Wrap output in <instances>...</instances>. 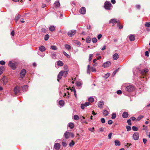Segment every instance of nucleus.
I'll list each match as a JSON object with an SVG mask.
<instances>
[{
    "label": "nucleus",
    "mask_w": 150,
    "mask_h": 150,
    "mask_svg": "<svg viewBox=\"0 0 150 150\" xmlns=\"http://www.w3.org/2000/svg\"><path fill=\"white\" fill-rule=\"evenodd\" d=\"M92 42L93 43H96L97 42V40L96 38L95 37L93 38H92Z\"/></svg>",
    "instance_id": "obj_45"
},
{
    "label": "nucleus",
    "mask_w": 150,
    "mask_h": 150,
    "mask_svg": "<svg viewBox=\"0 0 150 150\" xmlns=\"http://www.w3.org/2000/svg\"><path fill=\"white\" fill-rule=\"evenodd\" d=\"M104 103L103 101H100L98 103V108H101L104 105Z\"/></svg>",
    "instance_id": "obj_16"
},
{
    "label": "nucleus",
    "mask_w": 150,
    "mask_h": 150,
    "mask_svg": "<svg viewBox=\"0 0 150 150\" xmlns=\"http://www.w3.org/2000/svg\"><path fill=\"white\" fill-rule=\"evenodd\" d=\"M139 134L138 132H135L133 135V138L134 140H138L139 138Z\"/></svg>",
    "instance_id": "obj_5"
},
{
    "label": "nucleus",
    "mask_w": 150,
    "mask_h": 150,
    "mask_svg": "<svg viewBox=\"0 0 150 150\" xmlns=\"http://www.w3.org/2000/svg\"><path fill=\"white\" fill-rule=\"evenodd\" d=\"M119 58V55L117 53H115L113 56V59L114 60H116Z\"/></svg>",
    "instance_id": "obj_19"
},
{
    "label": "nucleus",
    "mask_w": 150,
    "mask_h": 150,
    "mask_svg": "<svg viewBox=\"0 0 150 150\" xmlns=\"http://www.w3.org/2000/svg\"><path fill=\"white\" fill-rule=\"evenodd\" d=\"M144 117V116L143 115L139 116L136 119L137 121H138L140 120L141 119Z\"/></svg>",
    "instance_id": "obj_32"
},
{
    "label": "nucleus",
    "mask_w": 150,
    "mask_h": 150,
    "mask_svg": "<svg viewBox=\"0 0 150 150\" xmlns=\"http://www.w3.org/2000/svg\"><path fill=\"white\" fill-rule=\"evenodd\" d=\"M112 5L110 1H106L105 3L104 7L106 9L110 10Z\"/></svg>",
    "instance_id": "obj_1"
},
{
    "label": "nucleus",
    "mask_w": 150,
    "mask_h": 150,
    "mask_svg": "<svg viewBox=\"0 0 150 150\" xmlns=\"http://www.w3.org/2000/svg\"><path fill=\"white\" fill-rule=\"evenodd\" d=\"M68 126L71 129H72L74 127V125L73 123L70 122Z\"/></svg>",
    "instance_id": "obj_28"
},
{
    "label": "nucleus",
    "mask_w": 150,
    "mask_h": 150,
    "mask_svg": "<svg viewBox=\"0 0 150 150\" xmlns=\"http://www.w3.org/2000/svg\"><path fill=\"white\" fill-rule=\"evenodd\" d=\"M129 115L128 113L126 112H124L122 114V117L125 118H127Z\"/></svg>",
    "instance_id": "obj_17"
},
{
    "label": "nucleus",
    "mask_w": 150,
    "mask_h": 150,
    "mask_svg": "<svg viewBox=\"0 0 150 150\" xmlns=\"http://www.w3.org/2000/svg\"><path fill=\"white\" fill-rule=\"evenodd\" d=\"M145 56L148 57L149 56V52L148 51H146L145 52Z\"/></svg>",
    "instance_id": "obj_64"
},
{
    "label": "nucleus",
    "mask_w": 150,
    "mask_h": 150,
    "mask_svg": "<svg viewBox=\"0 0 150 150\" xmlns=\"http://www.w3.org/2000/svg\"><path fill=\"white\" fill-rule=\"evenodd\" d=\"M86 11V8L84 7H81L80 10V13L82 14H84L85 13Z\"/></svg>",
    "instance_id": "obj_14"
},
{
    "label": "nucleus",
    "mask_w": 150,
    "mask_h": 150,
    "mask_svg": "<svg viewBox=\"0 0 150 150\" xmlns=\"http://www.w3.org/2000/svg\"><path fill=\"white\" fill-rule=\"evenodd\" d=\"M145 26L147 27H149L150 26V22H146L145 24Z\"/></svg>",
    "instance_id": "obj_46"
},
{
    "label": "nucleus",
    "mask_w": 150,
    "mask_h": 150,
    "mask_svg": "<svg viewBox=\"0 0 150 150\" xmlns=\"http://www.w3.org/2000/svg\"><path fill=\"white\" fill-rule=\"evenodd\" d=\"M74 119L75 120H77L79 119V117L78 115H75L74 116Z\"/></svg>",
    "instance_id": "obj_35"
},
{
    "label": "nucleus",
    "mask_w": 150,
    "mask_h": 150,
    "mask_svg": "<svg viewBox=\"0 0 150 150\" xmlns=\"http://www.w3.org/2000/svg\"><path fill=\"white\" fill-rule=\"evenodd\" d=\"M143 129L144 130H146L147 128V126H146L144 125H143Z\"/></svg>",
    "instance_id": "obj_60"
},
{
    "label": "nucleus",
    "mask_w": 150,
    "mask_h": 150,
    "mask_svg": "<svg viewBox=\"0 0 150 150\" xmlns=\"http://www.w3.org/2000/svg\"><path fill=\"white\" fill-rule=\"evenodd\" d=\"M52 58L54 59L56 58V55L55 53H53L52 54Z\"/></svg>",
    "instance_id": "obj_47"
},
{
    "label": "nucleus",
    "mask_w": 150,
    "mask_h": 150,
    "mask_svg": "<svg viewBox=\"0 0 150 150\" xmlns=\"http://www.w3.org/2000/svg\"><path fill=\"white\" fill-rule=\"evenodd\" d=\"M90 103L89 102H86L84 103V104H81V108L82 109H84V107H87L90 105Z\"/></svg>",
    "instance_id": "obj_8"
},
{
    "label": "nucleus",
    "mask_w": 150,
    "mask_h": 150,
    "mask_svg": "<svg viewBox=\"0 0 150 150\" xmlns=\"http://www.w3.org/2000/svg\"><path fill=\"white\" fill-rule=\"evenodd\" d=\"M61 145L59 143H56L55 144L54 147V149L56 150H59L60 148Z\"/></svg>",
    "instance_id": "obj_13"
},
{
    "label": "nucleus",
    "mask_w": 150,
    "mask_h": 150,
    "mask_svg": "<svg viewBox=\"0 0 150 150\" xmlns=\"http://www.w3.org/2000/svg\"><path fill=\"white\" fill-rule=\"evenodd\" d=\"M115 143V146H119L120 145V142L117 140H116L114 142Z\"/></svg>",
    "instance_id": "obj_27"
},
{
    "label": "nucleus",
    "mask_w": 150,
    "mask_h": 150,
    "mask_svg": "<svg viewBox=\"0 0 150 150\" xmlns=\"http://www.w3.org/2000/svg\"><path fill=\"white\" fill-rule=\"evenodd\" d=\"M70 133L69 132H66L64 134V136L65 138L66 139H68L69 138L70 136Z\"/></svg>",
    "instance_id": "obj_12"
},
{
    "label": "nucleus",
    "mask_w": 150,
    "mask_h": 150,
    "mask_svg": "<svg viewBox=\"0 0 150 150\" xmlns=\"http://www.w3.org/2000/svg\"><path fill=\"white\" fill-rule=\"evenodd\" d=\"M117 23V25L118 26H119L120 25V22L118 21H117V20L116 19L114 18L110 19L109 21V23H112L113 25H114L116 23Z\"/></svg>",
    "instance_id": "obj_3"
},
{
    "label": "nucleus",
    "mask_w": 150,
    "mask_h": 150,
    "mask_svg": "<svg viewBox=\"0 0 150 150\" xmlns=\"http://www.w3.org/2000/svg\"><path fill=\"white\" fill-rule=\"evenodd\" d=\"M74 43L78 45H81V42L79 41L75 40L74 41Z\"/></svg>",
    "instance_id": "obj_48"
},
{
    "label": "nucleus",
    "mask_w": 150,
    "mask_h": 150,
    "mask_svg": "<svg viewBox=\"0 0 150 150\" xmlns=\"http://www.w3.org/2000/svg\"><path fill=\"white\" fill-rule=\"evenodd\" d=\"M20 88L19 87L17 86L14 89V92L15 94L16 95L20 92Z\"/></svg>",
    "instance_id": "obj_11"
},
{
    "label": "nucleus",
    "mask_w": 150,
    "mask_h": 150,
    "mask_svg": "<svg viewBox=\"0 0 150 150\" xmlns=\"http://www.w3.org/2000/svg\"><path fill=\"white\" fill-rule=\"evenodd\" d=\"M91 71L92 72L96 71V69L93 67H92L91 68Z\"/></svg>",
    "instance_id": "obj_56"
},
{
    "label": "nucleus",
    "mask_w": 150,
    "mask_h": 150,
    "mask_svg": "<svg viewBox=\"0 0 150 150\" xmlns=\"http://www.w3.org/2000/svg\"><path fill=\"white\" fill-rule=\"evenodd\" d=\"M4 70V67L1 66L0 67V75L1 74Z\"/></svg>",
    "instance_id": "obj_31"
},
{
    "label": "nucleus",
    "mask_w": 150,
    "mask_h": 150,
    "mask_svg": "<svg viewBox=\"0 0 150 150\" xmlns=\"http://www.w3.org/2000/svg\"><path fill=\"white\" fill-rule=\"evenodd\" d=\"M22 88L23 91H27L28 89V86L27 85H25L22 86Z\"/></svg>",
    "instance_id": "obj_20"
},
{
    "label": "nucleus",
    "mask_w": 150,
    "mask_h": 150,
    "mask_svg": "<svg viewBox=\"0 0 150 150\" xmlns=\"http://www.w3.org/2000/svg\"><path fill=\"white\" fill-rule=\"evenodd\" d=\"M57 66L59 67H61L63 65L64 63L61 61L59 60L56 62Z\"/></svg>",
    "instance_id": "obj_18"
},
{
    "label": "nucleus",
    "mask_w": 150,
    "mask_h": 150,
    "mask_svg": "<svg viewBox=\"0 0 150 150\" xmlns=\"http://www.w3.org/2000/svg\"><path fill=\"white\" fill-rule=\"evenodd\" d=\"M112 134V133H110L108 134V137L109 139H110L111 138Z\"/></svg>",
    "instance_id": "obj_61"
},
{
    "label": "nucleus",
    "mask_w": 150,
    "mask_h": 150,
    "mask_svg": "<svg viewBox=\"0 0 150 150\" xmlns=\"http://www.w3.org/2000/svg\"><path fill=\"white\" fill-rule=\"evenodd\" d=\"M60 6V4L59 1H56L54 3V7L58 8Z\"/></svg>",
    "instance_id": "obj_21"
},
{
    "label": "nucleus",
    "mask_w": 150,
    "mask_h": 150,
    "mask_svg": "<svg viewBox=\"0 0 150 150\" xmlns=\"http://www.w3.org/2000/svg\"><path fill=\"white\" fill-rule=\"evenodd\" d=\"M91 39L90 37H88L87 38L86 40V42L88 43H90L91 42Z\"/></svg>",
    "instance_id": "obj_34"
},
{
    "label": "nucleus",
    "mask_w": 150,
    "mask_h": 150,
    "mask_svg": "<svg viewBox=\"0 0 150 150\" xmlns=\"http://www.w3.org/2000/svg\"><path fill=\"white\" fill-rule=\"evenodd\" d=\"M116 114L115 113H113L112 115L111 118L112 119H114L116 118Z\"/></svg>",
    "instance_id": "obj_43"
},
{
    "label": "nucleus",
    "mask_w": 150,
    "mask_h": 150,
    "mask_svg": "<svg viewBox=\"0 0 150 150\" xmlns=\"http://www.w3.org/2000/svg\"><path fill=\"white\" fill-rule=\"evenodd\" d=\"M49 38V36L48 34L46 35L45 37V40L46 41L48 40Z\"/></svg>",
    "instance_id": "obj_44"
},
{
    "label": "nucleus",
    "mask_w": 150,
    "mask_h": 150,
    "mask_svg": "<svg viewBox=\"0 0 150 150\" xmlns=\"http://www.w3.org/2000/svg\"><path fill=\"white\" fill-rule=\"evenodd\" d=\"M102 37V35L101 34H99L98 35L97 38L98 40H100Z\"/></svg>",
    "instance_id": "obj_54"
},
{
    "label": "nucleus",
    "mask_w": 150,
    "mask_h": 150,
    "mask_svg": "<svg viewBox=\"0 0 150 150\" xmlns=\"http://www.w3.org/2000/svg\"><path fill=\"white\" fill-rule=\"evenodd\" d=\"M63 53L64 55L65 56L67 57L68 58L70 57V56L68 54H67L65 52H63Z\"/></svg>",
    "instance_id": "obj_53"
},
{
    "label": "nucleus",
    "mask_w": 150,
    "mask_h": 150,
    "mask_svg": "<svg viewBox=\"0 0 150 150\" xmlns=\"http://www.w3.org/2000/svg\"><path fill=\"white\" fill-rule=\"evenodd\" d=\"M5 62L4 61L1 60L0 61V64L2 65H4L5 64Z\"/></svg>",
    "instance_id": "obj_52"
},
{
    "label": "nucleus",
    "mask_w": 150,
    "mask_h": 150,
    "mask_svg": "<svg viewBox=\"0 0 150 150\" xmlns=\"http://www.w3.org/2000/svg\"><path fill=\"white\" fill-rule=\"evenodd\" d=\"M26 71L25 69L22 70L20 72V76L21 78H23L25 76Z\"/></svg>",
    "instance_id": "obj_9"
},
{
    "label": "nucleus",
    "mask_w": 150,
    "mask_h": 150,
    "mask_svg": "<svg viewBox=\"0 0 150 150\" xmlns=\"http://www.w3.org/2000/svg\"><path fill=\"white\" fill-rule=\"evenodd\" d=\"M108 124L111 125L112 123V121L111 120H109L108 121Z\"/></svg>",
    "instance_id": "obj_58"
},
{
    "label": "nucleus",
    "mask_w": 150,
    "mask_h": 150,
    "mask_svg": "<svg viewBox=\"0 0 150 150\" xmlns=\"http://www.w3.org/2000/svg\"><path fill=\"white\" fill-rule=\"evenodd\" d=\"M126 128L127 129V131L129 132L131 130V128L129 126H126Z\"/></svg>",
    "instance_id": "obj_41"
},
{
    "label": "nucleus",
    "mask_w": 150,
    "mask_h": 150,
    "mask_svg": "<svg viewBox=\"0 0 150 150\" xmlns=\"http://www.w3.org/2000/svg\"><path fill=\"white\" fill-rule=\"evenodd\" d=\"M132 129L134 131H137L138 130V128L134 126H133L132 127Z\"/></svg>",
    "instance_id": "obj_42"
},
{
    "label": "nucleus",
    "mask_w": 150,
    "mask_h": 150,
    "mask_svg": "<svg viewBox=\"0 0 150 150\" xmlns=\"http://www.w3.org/2000/svg\"><path fill=\"white\" fill-rule=\"evenodd\" d=\"M64 69L65 70V71H63L64 72H65L66 73H68V67L67 65H65L64 66Z\"/></svg>",
    "instance_id": "obj_22"
},
{
    "label": "nucleus",
    "mask_w": 150,
    "mask_h": 150,
    "mask_svg": "<svg viewBox=\"0 0 150 150\" xmlns=\"http://www.w3.org/2000/svg\"><path fill=\"white\" fill-rule=\"evenodd\" d=\"M134 87L133 85H129L126 87V89L128 92H132L134 90Z\"/></svg>",
    "instance_id": "obj_2"
},
{
    "label": "nucleus",
    "mask_w": 150,
    "mask_h": 150,
    "mask_svg": "<svg viewBox=\"0 0 150 150\" xmlns=\"http://www.w3.org/2000/svg\"><path fill=\"white\" fill-rule=\"evenodd\" d=\"M90 65H88L87 66V73L88 74H90V72H91V70L90 69Z\"/></svg>",
    "instance_id": "obj_33"
},
{
    "label": "nucleus",
    "mask_w": 150,
    "mask_h": 150,
    "mask_svg": "<svg viewBox=\"0 0 150 150\" xmlns=\"http://www.w3.org/2000/svg\"><path fill=\"white\" fill-rule=\"evenodd\" d=\"M64 71H61L59 73L57 76V81H59V79H61L62 77V76L63 75Z\"/></svg>",
    "instance_id": "obj_10"
},
{
    "label": "nucleus",
    "mask_w": 150,
    "mask_h": 150,
    "mask_svg": "<svg viewBox=\"0 0 150 150\" xmlns=\"http://www.w3.org/2000/svg\"><path fill=\"white\" fill-rule=\"evenodd\" d=\"M76 85L77 86L79 87L81 85V84L80 82H77L76 83Z\"/></svg>",
    "instance_id": "obj_50"
},
{
    "label": "nucleus",
    "mask_w": 150,
    "mask_h": 150,
    "mask_svg": "<svg viewBox=\"0 0 150 150\" xmlns=\"http://www.w3.org/2000/svg\"><path fill=\"white\" fill-rule=\"evenodd\" d=\"M110 75V74L109 73H108L105 74L103 77L105 79H107L109 77Z\"/></svg>",
    "instance_id": "obj_37"
},
{
    "label": "nucleus",
    "mask_w": 150,
    "mask_h": 150,
    "mask_svg": "<svg viewBox=\"0 0 150 150\" xmlns=\"http://www.w3.org/2000/svg\"><path fill=\"white\" fill-rule=\"evenodd\" d=\"M93 57V54H90L89 55V61H90L91 60Z\"/></svg>",
    "instance_id": "obj_51"
},
{
    "label": "nucleus",
    "mask_w": 150,
    "mask_h": 150,
    "mask_svg": "<svg viewBox=\"0 0 150 150\" xmlns=\"http://www.w3.org/2000/svg\"><path fill=\"white\" fill-rule=\"evenodd\" d=\"M143 142L144 144H145L147 142V139H146L144 138L143 139Z\"/></svg>",
    "instance_id": "obj_62"
},
{
    "label": "nucleus",
    "mask_w": 150,
    "mask_h": 150,
    "mask_svg": "<svg viewBox=\"0 0 150 150\" xmlns=\"http://www.w3.org/2000/svg\"><path fill=\"white\" fill-rule=\"evenodd\" d=\"M136 120V118L135 117H132L131 118V120L133 121H134Z\"/></svg>",
    "instance_id": "obj_63"
},
{
    "label": "nucleus",
    "mask_w": 150,
    "mask_h": 150,
    "mask_svg": "<svg viewBox=\"0 0 150 150\" xmlns=\"http://www.w3.org/2000/svg\"><path fill=\"white\" fill-rule=\"evenodd\" d=\"M111 62L110 61H108L104 63L103 64V67L104 68L107 67L111 65Z\"/></svg>",
    "instance_id": "obj_7"
},
{
    "label": "nucleus",
    "mask_w": 150,
    "mask_h": 150,
    "mask_svg": "<svg viewBox=\"0 0 150 150\" xmlns=\"http://www.w3.org/2000/svg\"><path fill=\"white\" fill-rule=\"evenodd\" d=\"M55 29V28L54 26L51 25L49 28V30L51 31H53Z\"/></svg>",
    "instance_id": "obj_25"
},
{
    "label": "nucleus",
    "mask_w": 150,
    "mask_h": 150,
    "mask_svg": "<svg viewBox=\"0 0 150 150\" xmlns=\"http://www.w3.org/2000/svg\"><path fill=\"white\" fill-rule=\"evenodd\" d=\"M21 17V15L18 14L16 17H15V20L16 21V22L18 21L19 19Z\"/></svg>",
    "instance_id": "obj_29"
},
{
    "label": "nucleus",
    "mask_w": 150,
    "mask_h": 150,
    "mask_svg": "<svg viewBox=\"0 0 150 150\" xmlns=\"http://www.w3.org/2000/svg\"><path fill=\"white\" fill-rule=\"evenodd\" d=\"M122 93V91L120 90H119L117 91V94L119 95L121 94Z\"/></svg>",
    "instance_id": "obj_57"
},
{
    "label": "nucleus",
    "mask_w": 150,
    "mask_h": 150,
    "mask_svg": "<svg viewBox=\"0 0 150 150\" xmlns=\"http://www.w3.org/2000/svg\"><path fill=\"white\" fill-rule=\"evenodd\" d=\"M45 48L43 46H42L39 47V50L41 52H44L45 50Z\"/></svg>",
    "instance_id": "obj_23"
},
{
    "label": "nucleus",
    "mask_w": 150,
    "mask_h": 150,
    "mask_svg": "<svg viewBox=\"0 0 150 150\" xmlns=\"http://www.w3.org/2000/svg\"><path fill=\"white\" fill-rule=\"evenodd\" d=\"M101 121L102 123H104L105 122V119L103 118H102L101 119Z\"/></svg>",
    "instance_id": "obj_55"
},
{
    "label": "nucleus",
    "mask_w": 150,
    "mask_h": 150,
    "mask_svg": "<svg viewBox=\"0 0 150 150\" xmlns=\"http://www.w3.org/2000/svg\"><path fill=\"white\" fill-rule=\"evenodd\" d=\"M148 70L147 69H145L142 70L141 71V73L143 75H144L146 74L147 73H148Z\"/></svg>",
    "instance_id": "obj_15"
},
{
    "label": "nucleus",
    "mask_w": 150,
    "mask_h": 150,
    "mask_svg": "<svg viewBox=\"0 0 150 150\" xmlns=\"http://www.w3.org/2000/svg\"><path fill=\"white\" fill-rule=\"evenodd\" d=\"M103 114L105 116H107L109 114L108 111L105 110H103Z\"/></svg>",
    "instance_id": "obj_26"
},
{
    "label": "nucleus",
    "mask_w": 150,
    "mask_h": 150,
    "mask_svg": "<svg viewBox=\"0 0 150 150\" xmlns=\"http://www.w3.org/2000/svg\"><path fill=\"white\" fill-rule=\"evenodd\" d=\"M74 142L72 140L71 141V142L69 144V145L70 147H72L74 146Z\"/></svg>",
    "instance_id": "obj_39"
},
{
    "label": "nucleus",
    "mask_w": 150,
    "mask_h": 150,
    "mask_svg": "<svg viewBox=\"0 0 150 150\" xmlns=\"http://www.w3.org/2000/svg\"><path fill=\"white\" fill-rule=\"evenodd\" d=\"M127 122L128 124L129 125H132V123L131 122V120L130 119H129L127 120Z\"/></svg>",
    "instance_id": "obj_49"
},
{
    "label": "nucleus",
    "mask_w": 150,
    "mask_h": 150,
    "mask_svg": "<svg viewBox=\"0 0 150 150\" xmlns=\"http://www.w3.org/2000/svg\"><path fill=\"white\" fill-rule=\"evenodd\" d=\"M62 144L63 146H64L65 147H66L67 146V144L65 142H62Z\"/></svg>",
    "instance_id": "obj_59"
},
{
    "label": "nucleus",
    "mask_w": 150,
    "mask_h": 150,
    "mask_svg": "<svg viewBox=\"0 0 150 150\" xmlns=\"http://www.w3.org/2000/svg\"><path fill=\"white\" fill-rule=\"evenodd\" d=\"M8 66L13 69H14L16 68V66L15 63L12 62L11 61H10L9 62Z\"/></svg>",
    "instance_id": "obj_6"
},
{
    "label": "nucleus",
    "mask_w": 150,
    "mask_h": 150,
    "mask_svg": "<svg viewBox=\"0 0 150 150\" xmlns=\"http://www.w3.org/2000/svg\"><path fill=\"white\" fill-rule=\"evenodd\" d=\"M51 48L53 50H56L57 49V48L56 46L54 45L51 46Z\"/></svg>",
    "instance_id": "obj_38"
},
{
    "label": "nucleus",
    "mask_w": 150,
    "mask_h": 150,
    "mask_svg": "<svg viewBox=\"0 0 150 150\" xmlns=\"http://www.w3.org/2000/svg\"><path fill=\"white\" fill-rule=\"evenodd\" d=\"M65 47L66 49L68 50H69L71 49V46L68 45L66 44L65 45Z\"/></svg>",
    "instance_id": "obj_40"
},
{
    "label": "nucleus",
    "mask_w": 150,
    "mask_h": 150,
    "mask_svg": "<svg viewBox=\"0 0 150 150\" xmlns=\"http://www.w3.org/2000/svg\"><path fill=\"white\" fill-rule=\"evenodd\" d=\"M59 104L61 105L62 106H63V105H64V102L63 100H61L59 101Z\"/></svg>",
    "instance_id": "obj_30"
},
{
    "label": "nucleus",
    "mask_w": 150,
    "mask_h": 150,
    "mask_svg": "<svg viewBox=\"0 0 150 150\" xmlns=\"http://www.w3.org/2000/svg\"><path fill=\"white\" fill-rule=\"evenodd\" d=\"M129 39L130 41H133L135 40V37L134 35H131L129 36Z\"/></svg>",
    "instance_id": "obj_24"
},
{
    "label": "nucleus",
    "mask_w": 150,
    "mask_h": 150,
    "mask_svg": "<svg viewBox=\"0 0 150 150\" xmlns=\"http://www.w3.org/2000/svg\"><path fill=\"white\" fill-rule=\"evenodd\" d=\"M88 101L90 102H93L94 101V99L92 97H90L88 98Z\"/></svg>",
    "instance_id": "obj_36"
},
{
    "label": "nucleus",
    "mask_w": 150,
    "mask_h": 150,
    "mask_svg": "<svg viewBox=\"0 0 150 150\" xmlns=\"http://www.w3.org/2000/svg\"><path fill=\"white\" fill-rule=\"evenodd\" d=\"M76 33V30H71L69 31L68 33V35L71 37L74 36Z\"/></svg>",
    "instance_id": "obj_4"
}]
</instances>
